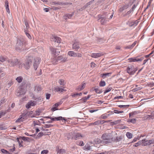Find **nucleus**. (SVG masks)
I'll return each mask as SVG.
<instances>
[{"label": "nucleus", "instance_id": "obj_1", "mask_svg": "<svg viewBox=\"0 0 154 154\" xmlns=\"http://www.w3.org/2000/svg\"><path fill=\"white\" fill-rule=\"evenodd\" d=\"M25 48V41L22 37L18 38L15 46L16 49L19 51H23Z\"/></svg>", "mask_w": 154, "mask_h": 154}, {"label": "nucleus", "instance_id": "obj_2", "mask_svg": "<svg viewBox=\"0 0 154 154\" xmlns=\"http://www.w3.org/2000/svg\"><path fill=\"white\" fill-rule=\"evenodd\" d=\"M102 138L103 139L102 142L104 143H110L113 141V139L110 134H104L102 135Z\"/></svg>", "mask_w": 154, "mask_h": 154}, {"label": "nucleus", "instance_id": "obj_3", "mask_svg": "<svg viewBox=\"0 0 154 154\" xmlns=\"http://www.w3.org/2000/svg\"><path fill=\"white\" fill-rule=\"evenodd\" d=\"M25 85L24 82H23L21 85L19 87L17 90L16 95L18 96H20L24 94L26 92L25 90Z\"/></svg>", "mask_w": 154, "mask_h": 154}, {"label": "nucleus", "instance_id": "obj_4", "mask_svg": "<svg viewBox=\"0 0 154 154\" xmlns=\"http://www.w3.org/2000/svg\"><path fill=\"white\" fill-rule=\"evenodd\" d=\"M34 59V57L31 56L28 57L26 62L24 64L25 68L26 69H28L30 67L32 62Z\"/></svg>", "mask_w": 154, "mask_h": 154}, {"label": "nucleus", "instance_id": "obj_5", "mask_svg": "<svg viewBox=\"0 0 154 154\" xmlns=\"http://www.w3.org/2000/svg\"><path fill=\"white\" fill-rule=\"evenodd\" d=\"M7 61L9 65L13 67L17 65L20 63L18 59L15 58L8 59Z\"/></svg>", "mask_w": 154, "mask_h": 154}, {"label": "nucleus", "instance_id": "obj_6", "mask_svg": "<svg viewBox=\"0 0 154 154\" xmlns=\"http://www.w3.org/2000/svg\"><path fill=\"white\" fill-rule=\"evenodd\" d=\"M137 70L136 68L133 66H131L127 68V72L130 75H133Z\"/></svg>", "mask_w": 154, "mask_h": 154}, {"label": "nucleus", "instance_id": "obj_7", "mask_svg": "<svg viewBox=\"0 0 154 154\" xmlns=\"http://www.w3.org/2000/svg\"><path fill=\"white\" fill-rule=\"evenodd\" d=\"M40 59L39 57L34 58L33 67L35 70H36L39 63Z\"/></svg>", "mask_w": 154, "mask_h": 154}, {"label": "nucleus", "instance_id": "obj_8", "mask_svg": "<svg viewBox=\"0 0 154 154\" xmlns=\"http://www.w3.org/2000/svg\"><path fill=\"white\" fill-rule=\"evenodd\" d=\"M35 101H32L31 100L26 105V107L28 108H30L31 106H33L35 105L37 100L36 99H34Z\"/></svg>", "mask_w": 154, "mask_h": 154}, {"label": "nucleus", "instance_id": "obj_9", "mask_svg": "<svg viewBox=\"0 0 154 154\" xmlns=\"http://www.w3.org/2000/svg\"><path fill=\"white\" fill-rule=\"evenodd\" d=\"M57 57V60H58L59 63L61 62L63 63L67 61V58L66 57H63L62 56H60Z\"/></svg>", "mask_w": 154, "mask_h": 154}, {"label": "nucleus", "instance_id": "obj_10", "mask_svg": "<svg viewBox=\"0 0 154 154\" xmlns=\"http://www.w3.org/2000/svg\"><path fill=\"white\" fill-rule=\"evenodd\" d=\"M50 50L51 53L54 55H58L61 50L60 49L55 48L53 47L50 48Z\"/></svg>", "mask_w": 154, "mask_h": 154}, {"label": "nucleus", "instance_id": "obj_11", "mask_svg": "<svg viewBox=\"0 0 154 154\" xmlns=\"http://www.w3.org/2000/svg\"><path fill=\"white\" fill-rule=\"evenodd\" d=\"M144 59L143 57H141L140 58H139L138 57H137L135 58H130L129 60L130 62H138L139 61H142Z\"/></svg>", "mask_w": 154, "mask_h": 154}, {"label": "nucleus", "instance_id": "obj_12", "mask_svg": "<svg viewBox=\"0 0 154 154\" xmlns=\"http://www.w3.org/2000/svg\"><path fill=\"white\" fill-rule=\"evenodd\" d=\"M56 151L57 153L59 154H66V151L64 149H60L59 147H57L56 148Z\"/></svg>", "mask_w": 154, "mask_h": 154}, {"label": "nucleus", "instance_id": "obj_13", "mask_svg": "<svg viewBox=\"0 0 154 154\" xmlns=\"http://www.w3.org/2000/svg\"><path fill=\"white\" fill-rule=\"evenodd\" d=\"M103 55L102 53H92L91 56L92 57L97 58L100 57Z\"/></svg>", "mask_w": 154, "mask_h": 154}, {"label": "nucleus", "instance_id": "obj_14", "mask_svg": "<svg viewBox=\"0 0 154 154\" xmlns=\"http://www.w3.org/2000/svg\"><path fill=\"white\" fill-rule=\"evenodd\" d=\"M124 137L123 135H121L119 136H117L116 139H113V140L114 141L118 142L124 139Z\"/></svg>", "mask_w": 154, "mask_h": 154}, {"label": "nucleus", "instance_id": "obj_15", "mask_svg": "<svg viewBox=\"0 0 154 154\" xmlns=\"http://www.w3.org/2000/svg\"><path fill=\"white\" fill-rule=\"evenodd\" d=\"M80 48L79 45L78 43H74L72 45V48L75 49V50L78 51V50Z\"/></svg>", "mask_w": 154, "mask_h": 154}, {"label": "nucleus", "instance_id": "obj_16", "mask_svg": "<svg viewBox=\"0 0 154 154\" xmlns=\"http://www.w3.org/2000/svg\"><path fill=\"white\" fill-rule=\"evenodd\" d=\"M85 83L83 82L81 85H79L76 88V90H78L79 91H81L85 87Z\"/></svg>", "mask_w": 154, "mask_h": 154}, {"label": "nucleus", "instance_id": "obj_17", "mask_svg": "<svg viewBox=\"0 0 154 154\" xmlns=\"http://www.w3.org/2000/svg\"><path fill=\"white\" fill-rule=\"evenodd\" d=\"M55 120H56L57 121H59L60 120H64L65 121H66V119H65L64 117H62V116H60L58 117H55V118H53L52 117L51 120V121H54Z\"/></svg>", "mask_w": 154, "mask_h": 154}, {"label": "nucleus", "instance_id": "obj_18", "mask_svg": "<svg viewBox=\"0 0 154 154\" xmlns=\"http://www.w3.org/2000/svg\"><path fill=\"white\" fill-rule=\"evenodd\" d=\"M74 140H76L80 138V137H82L81 134L79 133H74Z\"/></svg>", "mask_w": 154, "mask_h": 154}, {"label": "nucleus", "instance_id": "obj_19", "mask_svg": "<svg viewBox=\"0 0 154 154\" xmlns=\"http://www.w3.org/2000/svg\"><path fill=\"white\" fill-rule=\"evenodd\" d=\"M138 23V21L137 20H136L134 21H133L130 22L129 23V26H136Z\"/></svg>", "mask_w": 154, "mask_h": 154}, {"label": "nucleus", "instance_id": "obj_20", "mask_svg": "<svg viewBox=\"0 0 154 154\" xmlns=\"http://www.w3.org/2000/svg\"><path fill=\"white\" fill-rule=\"evenodd\" d=\"M67 138L68 139H74V133L71 132L69 133L67 136Z\"/></svg>", "mask_w": 154, "mask_h": 154}, {"label": "nucleus", "instance_id": "obj_21", "mask_svg": "<svg viewBox=\"0 0 154 154\" xmlns=\"http://www.w3.org/2000/svg\"><path fill=\"white\" fill-rule=\"evenodd\" d=\"M5 7L6 9L7 12L9 13H10V10L9 8V3L7 1H6L5 2Z\"/></svg>", "mask_w": 154, "mask_h": 154}, {"label": "nucleus", "instance_id": "obj_22", "mask_svg": "<svg viewBox=\"0 0 154 154\" xmlns=\"http://www.w3.org/2000/svg\"><path fill=\"white\" fill-rule=\"evenodd\" d=\"M5 73L3 68H0V78L5 75Z\"/></svg>", "mask_w": 154, "mask_h": 154}, {"label": "nucleus", "instance_id": "obj_23", "mask_svg": "<svg viewBox=\"0 0 154 154\" xmlns=\"http://www.w3.org/2000/svg\"><path fill=\"white\" fill-rule=\"evenodd\" d=\"M68 54L70 57H75L76 53L73 51H70L68 52Z\"/></svg>", "mask_w": 154, "mask_h": 154}, {"label": "nucleus", "instance_id": "obj_24", "mask_svg": "<svg viewBox=\"0 0 154 154\" xmlns=\"http://www.w3.org/2000/svg\"><path fill=\"white\" fill-rule=\"evenodd\" d=\"M64 90L63 89L58 87H55L54 89V91L55 92L61 91V92H63Z\"/></svg>", "mask_w": 154, "mask_h": 154}, {"label": "nucleus", "instance_id": "obj_25", "mask_svg": "<svg viewBox=\"0 0 154 154\" xmlns=\"http://www.w3.org/2000/svg\"><path fill=\"white\" fill-rule=\"evenodd\" d=\"M25 84V85H24L25 86V90L26 91L27 90V89H29L30 87V83L29 82L27 83H25V82L24 81H23Z\"/></svg>", "mask_w": 154, "mask_h": 154}, {"label": "nucleus", "instance_id": "obj_26", "mask_svg": "<svg viewBox=\"0 0 154 154\" xmlns=\"http://www.w3.org/2000/svg\"><path fill=\"white\" fill-rule=\"evenodd\" d=\"M100 18H101L100 20L101 23L102 25H104L106 23V17H100Z\"/></svg>", "mask_w": 154, "mask_h": 154}, {"label": "nucleus", "instance_id": "obj_27", "mask_svg": "<svg viewBox=\"0 0 154 154\" xmlns=\"http://www.w3.org/2000/svg\"><path fill=\"white\" fill-rule=\"evenodd\" d=\"M112 73L111 72H110L109 73H103L101 75H102V77L104 78H106V76H110Z\"/></svg>", "mask_w": 154, "mask_h": 154}, {"label": "nucleus", "instance_id": "obj_28", "mask_svg": "<svg viewBox=\"0 0 154 154\" xmlns=\"http://www.w3.org/2000/svg\"><path fill=\"white\" fill-rule=\"evenodd\" d=\"M51 61L54 64H57L59 63L58 60H57V57H54L52 59Z\"/></svg>", "mask_w": 154, "mask_h": 154}, {"label": "nucleus", "instance_id": "obj_29", "mask_svg": "<svg viewBox=\"0 0 154 154\" xmlns=\"http://www.w3.org/2000/svg\"><path fill=\"white\" fill-rule=\"evenodd\" d=\"M102 141V140L101 141L100 139L98 138H95L94 140V142L96 144H99L100 143H102L103 144L104 143Z\"/></svg>", "mask_w": 154, "mask_h": 154}, {"label": "nucleus", "instance_id": "obj_30", "mask_svg": "<svg viewBox=\"0 0 154 154\" xmlns=\"http://www.w3.org/2000/svg\"><path fill=\"white\" fill-rule=\"evenodd\" d=\"M16 80L18 83H20L22 81L23 78L22 76H19L17 77Z\"/></svg>", "mask_w": 154, "mask_h": 154}, {"label": "nucleus", "instance_id": "obj_31", "mask_svg": "<svg viewBox=\"0 0 154 154\" xmlns=\"http://www.w3.org/2000/svg\"><path fill=\"white\" fill-rule=\"evenodd\" d=\"M91 97V95H88V96L86 97H84L83 98H82L81 100L83 101L84 102H86V100L88 99Z\"/></svg>", "mask_w": 154, "mask_h": 154}, {"label": "nucleus", "instance_id": "obj_32", "mask_svg": "<svg viewBox=\"0 0 154 154\" xmlns=\"http://www.w3.org/2000/svg\"><path fill=\"white\" fill-rule=\"evenodd\" d=\"M73 14L74 13L72 12V14H66L65 15L64 18L66 19V17H67L68 18H70L72 16Z\"/></svg>", "mask_w": 154, "mask_h": 154}, {"label": "nucleus", "instance_id": "obj_33", "mask_svg": "<svg viewBox=\"0 0 154 154\" xmlns=\"http://www.w3.org/2000/svg\"><path fill=\"white\" fill-rule=\"evenodd\" d=\"M42 88L40 86H36L35 87V91H36L39 92L41 91Z\"/></svg>", "mask_w": 154, "mask_h": 154}, {"label": "nucleus", "instance_id": "obj_34", "mask_svg": "<svg viewBox=\"0 0 154 154\" xmlns=\"http://www.w3.org/2000/svg\"><path fill=\"white\" fill-rule=\"evenodd\" d=\"M112 89V88L110 86H109L104 92V93L105 94L106 93L109 92Z\"/></svg>", "mask_w": 154, "mask_h": 154}, {"label": "nucleus", "instance_id": "obj_35", "mask_svg": "<svg viewBox=\"0 0 154 154\" xmlns=\"http://www.w3.org/2000/svg\"><path fill=\"white\" fill-rule=\"evenodd\" d=\"M56 37L57 36H55L53 35H52L50 38L51 40V41H53L56 42L57 40Z\"/></svg>", "mask_w": 154, "mask_h": 154}, {"label": "nucleus", "instance_id": "obj_36", "mask_svg": "<svg viewBox=\"0 0 154 154\" xmlns=\"http://www.w3.org/2000/svg\"><path fill=\"white\" fill-rule=\"evenodd\" d=\"M126 135L128 138L130 139L132 137L133 135L131 133L128 132L126 134Z\"/></svg>", "mask_w": 154, "mask_h": 154}, {"label": "nucleus", "instance_id": "obj_37", "mask_svg": "<svg viewBox=\"0 0 154 154\" xmlns=\"http://www.w3.org/2000/svg\"><path fill=\"white\" fill-rule=\"evenodd\" d=\"M142 142H141V145L143 146H147V143H146V141L145 139H143L142 140Z\"/></svg>", "mask_w": 154, "mask_h": 154}, {"label": "nucleus", "instance_id": "obj_38", "mask_svg": "<svg viewBox=\"0 0 154 154\" xmlns=\"http://www.w3.org/2000/svg\"><path fill=\"white\" fill-rule=\"evenodd\" d=\"M24 32L25 33L26 35L28 37V38L30 39L31 38V37L29 33L27 32V30H26V29H24Z\"/></svg>", "mask_w": 154, "mask_h": 154}, {"label": "nucleus", "instance_id": "obj_39", "mask_svg": "<svg viewBox=\"0 0 154 154\" xmlns=\"http://www.w3.org/2000/svg\"><path fill=\"white\" fill-rule=\"evenodd\" d=\"M105 85L106 83L104 81H102L99 83V85L101 87L105 86Z\"/></svg>", "mask_w": 154, "mask_h": 154}, {"label": "nucleus", "instance_id": "obj_40", "mask_svg": "<svg viewBox=\"0 0 154 154\" xmlns=\"http://www.w3.org/2000/svg\"><path fill=\"white\" fill-rule=\"evenodd\" d=\"M53 3L54 5H63L65 4L63 2H53Z\"/></svg>", "mask_w": 154, "mask_h": 154}, {"label": "nucleus", "instance_id": "obj_41", "mask_svg": "<svg viewBox=\"0 0 154 154\" xmlns=\"http://www.w3.org/2000/svg\"><path fill=\"white\" fill-rule=\"evenodd\" d=\"M144 120H149L151 119H152L151 117L150 116V115H147L145 116L144 117Z\"/></svg>", "mask_w": 154, "mask_h": 154}, {"label": "nucleus", "instance_id": "obj_42", "mask_svg": "<svg viewBox=\"0 0 154 154\" xmlns=\"http://www.w3.org/2000/svg\"><path fill=\"white\" fill-rule=\"evenodd\" d=\"M77 144L81 146H83L84 145L83 142L82 141H78L77 142Z\"/></svg>", "mask_w": 154, "mask_h": 154}, {"label": "nucleus", "instance_id": "obj_43", "mask_svg": "<svg viewBox=\"0 0 154 154\" xmlns=\"http://www.w3.org/2000/svg\"><path fill=\"white\" fill-rule=\"evenodd\" d=\"M25 23L26 28V29L27 30L29 28V24L27 21L26 20H25Z\"/></svg>", "mask_w": 154, "mask_h": 154}, {"label": "nucleus", "instance_id": "obj_44", "mask_svg": "<svg viewBox=\"0 0 154 154\" xmlns=\"http://www.w3.org/2000/svg\"><path fill=\"white\" fill-rule=\"evenodd\" d=\"M59 83H60V85H61V86L62 87H63V86H64V80L63 79H60L59 81Z\"/></svg>", "mask_w": 154, "mask_h": 154}, {"label": "nucleus", "instance_id": "obj_45", "mask_svg": "<svg viewBox=\"0 0 154 154\" xmlns=\"http://www.w3.org/2000/svg\"><path fill=\"white\" fill-rule=\"evenodd\" d=\"M6 58L2 56H0V61L3 62L6 60Z\"/></svg>", "mask_w": 154, "mask_h": 154}, {"label": "nucleus", "instance_id": "obj_46", "mask_svg": "<svg viewBox=\"0 0 154 154\" xmlns=\"http://www.w3.org/2000/svg\"><path fill=\"white\" fill-rule=\"evenodd\" d=\"M94 90L96 93L100 94L102 92V91L99 90L98 88H95Z\"/></svg>", "mask_w": 154, "mask_h": 154}, {"label": "nucleus", "instance_id": "obj_47", "mask_svg": "<svg viewBox=\"0 0 154 154\" xmlns=\"http://www.w3.org/2000/svg\"><path fill=\"white\" fill-rule=\"evenodd\" d=\"M101 123V122L100 121H97L94 122V125H99L100 124V123Z\"/></svg>", "mask_w": 154, "mask_h": 154}, {"label": "nucleus", "instance_id": "obj_48", "mask_svg": "<svg viewBox=\"0 0 154 154\" xmlns=\"http://www.w3.org/2000/svg\"><path fill=\"white\" fill-rule=\"evenodd\" d=\"M1 151L4 154H10V153L8 151L4 149H2L1 150Z\"/></svg>", "mask_w": 154, "mask_h": 154}, {"label": "nucleus", "instance_id": "obj_49", "mask_svg": "<svg viewBox=\"0 0 154 154\" xmlns=\"http://www.w3.org/2000/svg\"><path fill=\"white\" fill-rule=\"evenodd\" d=\"M136 120L135 119H133L130 120H129L128 121V122H131L132 123H135L136 122Z\"/></svg>", "mask_w": 154, "mask_h": 154}, {"label": "nucleus", "instance_id": "obj_50", "mask_svg": "<svg viewBox=\"0 0 154 154\" xmlns=\"http://www.w3.org/2000/svg\"><path fill=\"white\" fill-rule=\"evenodd\" d=\"M142 142V140H140L137 142V143H136L135 145H134V146H135L136 147L138 146V145H141L142 143L141 142Z\"/></svg>", "mask_w": 154, "mask_h": 154}, {"label": "nucleus", "instance_id": "obj_51", "mask_svg": "<svg viewBox=\"0 0 154 154\" xmlns=\"http://www.w3.org/2000/svg\"><path fill=\"white\" fill-rule=\"evenodd\" d=\"M93 1H91L88 3H87L84 6V8H87L88 6L90 5L92 3Z\"/></svg>", "mask_w": 154, "mask_h": 154}, {"label": "nucleus", "instance_id": "obj_52", "mask_svg": "<svg viewBox=\"0 0 154 154\" xmlns=\"http://www.w3.org/2000/svg\"><path fill=\"white\" fill-rule=\"evenodd\" d=\"M82 57V55L81 54L76 52V53L75 57Z\"/></svg>", "mask_w": 154, "mask_h": 154}, {"label": "nucleus", "instance_id": "obj_53", "mask_svg": "<svg viewBox=\"0 0 154 154\" xmlns=\"http://www.w3.org/2000/svg\"><path fill=\"white\" fill-rule=\"evenodd\" d=\"M121 120H118L117 121H115L113 122H112V123H113V124L116 125L119 123L120 122Z\"/></svg>", "mask_w": 154, "mask_h": 154}, {"label": "nucleus", "instance_id": "obj_54", "mask_svg": "<svg viewBox=\"0 0 154 154\" xmlns=\"http://www.w3.org/2000/svg\"><path fill=\"white\" fill-rule=\"evenodd\" d=\"M129 106V105H119L118 106L120 108H128Z\"/></svg>", "mask_w": 154, "mask_h": 154}, {"label": "nucleus", "instance_id": "obj_55", "mask_svg": "<svg viewBox=\"0 0 154 154\" xmlns=\"http://www.w3.org/2000/svg\"><path fill=\"white\" fill-rule=\"evenodd\" d=\"M48 152V151L47 150H44L42 151L41 152V154H47Z\"/></svg>", "mask_w": 154, "mask_h": 154}, {"label": "nucleus", "instance_id": "obj_56", "mask_svg": "<svg viewBox=\"0 0 154 154\" xmlns=\"http://www.w3.org/2000/svg\"><path fill=\"white\" fill-rule=\"evenodd\" d=\"M23 119H22V117L20 118H19L16 121V122H22L23 121Z\"/></svg>", "mask_w": 154, "mask_h": 154}, {"label": "nucleus", "instance_id": "obj_57", "mask_svg": "<svg viewBox=\"0 0 154 154\" xmlns=\"http://www.w3.org/2000/svg\"><path fill=\"white\" fill-rule=\"evenodd\" d=\"M34 99H37V101H42L43 100V98L41 97H38V98H34Z\"/></svg>", "mask_w": 154, "mask_h": 154}, {"label": "nucleus", "instance_id": "obj_58", "mask_svg": "<svg viewBox=\"0 0 154 154\" xmlns=\"http://www.w3.org/2000/svg\"><path fill=\"white\" fill-rule=\"evenodd\" d=\"M84 149L85 150H89L91 149L90 146L88 145H85L84 147Z\"/></svg>", "mask_w": 154, "mask_h": 154}, {"label": "nucleus", "instance_id": "obj_59", "mask_svg": "<svg viewBox=\"0 0 154 154\" xmlns=\"http://www.w3.org/2000/svg\"><path fill=\"white\" fill-rule=\"evenodd\" d=\"M110 114H108L106 115H102L101 116V118L103 119H105L106 118L108 117L109 116H110Z\"/></svg>", "mask_w": 154, "mask_h": 154}, {"label": "nucleus", "instance_id": "obj_60", "mask_svg": "<svg viewBox=\"0 0 154 154\" xmlns=\"http://www.w3.org/2000/svg\"><path fill=\"white\" fill-rule=\"evenodd\" d=\"M56 42H57L58 43H60V38L58 37H56Z\"/></svg>", "mask_w": 154, "mask_h": 154}, {"label": "nucleus", "instance_id": "obj_61", "mask_svg": "<svg viewBox=\"0 0 154 154\" xmlns=\"http://www.w3.org/2000/svg\"><path fill=\"white\" fill-rule=\"evenodd\" d=\"M132 11L131 10L127 12L126 13L123 15V17H125L127 15L129 14Z\"/></svg>", "mask_w": 154, "mask_h": 154}, {"label": "nucleus", "instance_id": "obj_62", "mask_svg": "<svg viewBox=\"0 0 154 154\" xmlns=\"http://www.w3.org/2000/svg\"><path fill=\"white\" fill-rule=\"evenodd\" d=\"M133 48L132 46L131 45H128L127 46L125 47H124V48L125 49H132Z\"/></svg>", "mask_w": 154, "mask_h": 154}, {"label": "nucleus", "instance_id": "obj_63", "mask_svg": "<svg viewBox=\"0 0 154 154\" xmlns=\"http://www.w3.org/2000/svg\"><path fill=\"white\" fill-rule=\"evenodd\" d=\"M149 140V143L150 144H153L154 143V139H152Z\"/></svg>", "mask_w": 154, "mask_h": 154}, {"label": "nucleus", "instance_id": "obj_64", "mask_svg": "<svg viewBox=\"0 0 154 154\" xmlns=\"http://www.w3.org/2000/svg\"><path fill=\"white\" fill-rule=\"evenodd\" d=\"M150 115V116L151 117L152 119H153L154 118V111L151 113L150 115Z\"/></svg>", "mask_w": 154, "mask_h": 154}]
</instances>
